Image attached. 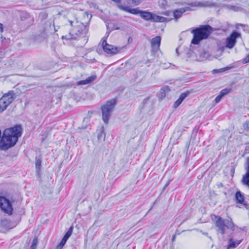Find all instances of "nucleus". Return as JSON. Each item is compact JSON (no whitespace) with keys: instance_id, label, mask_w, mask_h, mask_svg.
I'll use <instances>...</instances> for the list:
<instances>
[{"instance_id":"6e6552de","label":"nucleus","mask_w":249,"mask_h":249,"mask_svg":"<svg viewBox=\"0 0 249 249\" xmlns=\"http://www.w3.org/2000/svg\"><path fill=\"white\" fill-rule=\"evenodd\" d=\"M0 208L3 212L9 215L12 213V204L10 201L4 196H0Z\"/></svg>"},{"instance_id":"f8f14e48","label":"nucleus","mask_w":249,"mask_h":249,"mask_svg":"<svg viewBox=\"0 0 249 249\" xmlns=\"http://www.w3.org/2000/svg\"><path fill=\"white\" fill-rule=\"evenodd\" d=\"M160 41L161 37L160 36H156L152 39L151 45L153 50L157 51L159 49Z\"/></svg>"},{"instance_id":"f3484780","label":"nucleus","mask_w":249,"mask_h":249,"mask_svg":"<svg viewBox=\"0 0 249 249\" xmlns=\"http://www.w3.org/2000/svg\"><path fill=\"white\" fill-rule=\"evenodd\" d=\"M73 230V227L72 226H71L68 231L65 233L64 237H63L62 239L61 240L60 244H61L62 246H64L66 244L67 240L69 239V238L71 236V235L72 232Z\"/></svg>"},{"instance_id":"f03ea898","label":"nucleus","mask_w":249,"mask_h":249,"mask_svg":"<svg viewBox=\"0 0 249 249\" xmlns=\"http://www.w3.org/2000/svg\"><path fill=\"white\" fill-rule=\"evenodd\" d=\"M212 31V27L209 25H202L192 30L191 33L193 34L194 36L191 43L193 44H198L201 40L207 39Z\"/></svg>"},{"instance_id":"9d476101","label":"nucleus","mask_w":249,"mask_h":249,"mask_svg":"<svg viewBox=\"0 0 249 249\" xmlns=\"http://www.w3.org/2000/svg\"><path fill=\"white\" fill-rule=\"evenodd\" d=\"M247 165L246 172L242 176L241 183L249 188V157L247 159Z\"/></svg>"},{"instance_id":"f704fd0d","label":"nucleus","mask_w":249,"mask_h":249,"mask_svg":"<svg viewBox=\"0 0 249 249\" xmlns=\"http://www.w3.org/2000/svg\"><path fill=\"white\" fill-rule=\"evenodd\" d=\"M3 32V25L0 23V33H2Z\"/></svg>"},{"instance_id":"393cba45","label":"nucleus","mask_w":249,"mask_h":249,"mask_svg":"<svg viewBox=\"0 0 249 249\" xmlns=\"http://www.w3.org/2000/svg\"><path fill=\"white\" fill-rule=\"evenodd\" d=\"M165 89H167V88H162L160 90L159 97L160 99H162L166 96Z\"/></svg>"},{"instance_id":"0eeeda50","label":"nucleus","mask_w":249,"mask_h":249,"mask_svg":"<svg viewBox=\"0 0 249 249\" xmlns=\"http://www.w3.org/2000/svg\"><path fill=\"white\" fill-rule=\"evenodd\" d=\"M106 38L107 37H104L102 39V47L106 53L114 54L119 53L121 51L122 48L114 47L112 45L107 44Z\"/></svg>"},{"instance_id":"2eb2a0df","label":"nucleus","mask_w":249,"mask_h":249,"mask_svg":"<svg viewBox=\"0 0 249 249\" xmlns=\"http://www.w3.org/2000/svg\"><path fill=\"white\" fill-rule=\"evenodd\" d=\"M96 78V75H92L88 77L86 79L81 80L76 83L77 85H84L90 84L94 81Z\"/></svg>"},{"instance_id":"4be33fe9","label":"nucleus","mask_w":249,"mask_h":249,"mask_svg":"<svg viewBox=\"0 0 249 249\" xmlns=\"http://www.w3.org/2000/svg\"><path fill=\"white\" fill-rule=\"evenodd\" d=\"M241 240L239 241H233L232 238H230L229 240V244H228V248L229 249H234L238 245H239L241 242Z\"/></svg>"},{"instance_id":"79ce46f5","label":"nucleus","mask_w":249,"mask_h":249,"mask_svg":"<svg viewBox=\"0 0 249 249\" xmlns=\"http://www.w3.org/2000/svg\"><path fill=\"white\" fill-rule=\"evenodd\" d=\"M168 184H166V185H165V187H167V186H168Z\"/></svg>"},{"instance_id":"7c9ffc66","label":"nucleus","mask_w":249,"mask_h":249,"mask_svg":"<svg viewBox=\"0 0 249 249\" xmlns=\"http://www.w3.org/2000/svg\"><path fill=\"white\" fill-rule=\"evenodd\" d=\"M243 128L245 130H248L249 129V122L248 121H246L244 124H243Z\"/></svg>"},{"instance_id":"20e7f679","label":"nucleus","mask_w":249,"mask_h":249,"mask_svg":"<svg viewBox=\"0 0 249 249\" xmlns=\"http://www.w3.org/2000/svg\"><path fill=\"white\" fill-rule=\"evenodd\" d=\"M116 103L115 98L108 101L106 104L102 107V118L104 122L108 123L109 118L113 111Z\"/></svg>"},{"instance_id":"473e14b6","label":"nucleus","mask_w":249,"mask_h":249,"mask_svg":"<svg viewBox=\"0 0 249 249\" xmlns=\"http://www.w3.org/2000/svg\"><path fill=\"white\" fill-rule=\"evenodd\" d=\"M229 68L227 67V68H223V69H221L220 70H214L213 71H217V72H222V71H226L227 70H229Z\"/></svg>"},{"instance_id":"c9c22d12","label":"nucleus","mask_w":249,"mask_h":249,"mask_svg":"<svg viewBox=\"0 0 249 249\" xmlns=\"http://www.w3.org/2000/svg\"><path fill=\"white\" fill-rule=\"evenodd\" d=\"M63 246H62L60 243L57 246L56 249H61L63 248Z\"/></svg>"},{"instance_id":"a18cd8bd","label":"nucleus","mask_w":249,"mask_h":249,"mask_svg":"<svg viewBox=\"0 0 249 249\" xmlns=\"http://www.w3.org/2000/svg\"><path fill=\"white\" fill-rule=\"evenodd\" d=\"M247 249H249L248 248Z\"/></svg>"},{"instance_id":"423d86ee","label":"nucleus","mask_w":249,"mask_h":249,"mask_svg":"<svg viewBox=\"0 0 249 249\" xmlns=\"http://www.w3.org/2000/svg\"><path fill=\"white\" fill-rule=\"evenodd\" d=\"M15 98V94L12 90L4 94L0 99V112H2L11 104Z\"/></svg>"},{"instance_id":"c85d7f7f","label":"nucleus","mask_w":249,"mask_h":249,"mask_svg":"<svg viewBox=\"0 0 249 249\" xmlns=\"http://www.w3.org/2000/svg\"><path fill=\"white\" fill-rule=\"evenodd\" d=\"M129 1L128 3L129 4H132L135 6L139 5L141 3L140 0H129Z\"/></svg>"},{"instance_id":"dca6fc26","label":"nucleus","mask_w":249,"mask_h":249,"mask_svg":"<svg viewBox=\"0 0 249 249\" xmlns=\"http://www.w3.org/2000/svg\"><path fill=\"white\" fill-rule=\"evenodd\" d=\"M73 230V227L72 226H71L68 231L65 233L64 237H63L62 239L61 240L60 244H61L62 246H64L66 244L67 240L69 239V238L71 236V235L72 232Z\"/></svg>"},{"instance_id":"c03bdc74","label":"nucleus","mask_w":249,"mask_h":249,"mask_svg":"<svg viewBox=\"0 0 249 249\" xmlns=\"http://www.w3.org/2000/svg\"><path fill=\"white\" fill-rule=\"evenodd\" d=\"M227 249H230L228 248V246H227Z\"/></svg>"},{"instance_id":"cd10ccee","label":"nucleus","mask_w":249,"mask_h":249,"mask_svg":"<svg viewBox=\"0 0 249 249\" xmlns=\"http://www.w3.org/2000/svg\"><path fill=\"white\" fill-rule=\"evenodd\" d=\"M41 160L39 159L36 158V169L37 170L39 171L40 170V167H41Z\"/></svg>"},{"instance_id":"412c9836","label":"nucleus","mask_w":249,"mask_h":249,"mask_svg":"<svg viewBox=\"0 0 249 249\" xmlns=\"http://www.w3.org/2000/svg\"><path fill=\"white\" fill-rule=\"evenodd\" d=\"M191 6H200V7H208L211 5V4L209 1H206L204 2H201L199 1H196L194 2H191L189 4Z\"/></svg>"},{"instance_id":"4c0bfd02","label":"nucleus","mask_w":249,"mask_h":249,"mask_svg":"<svg viewBox=\"0 0 249 249\" xmlns=\"http://www.w3.org/2000/svg\"><path fill=\"white\" fill-rule=\"evenodd\" d=\"M246 60L247 62H249V54L247 56Z\"/></svg>"},{"instance_id":"2f4dec72","label":"nucleus","mask_w":249,"mask_h":249,"mask_svg":"<svg viewBox=\"0 0 249 249\" xmlns=\"http://www.w3.org/2000/svg\"><path fill=\"white\" fill-rule=\"evenodd\" d=\"M102 137H104V138H105V134L104 133L103 129H102L100 133L98 135V140H100L102 138Z\"/></svg>"},{"instance_id":"b1692460","label":"nucleus","mask_w":249,"mask_h":249,"mask_svg":"<svg viewBox=\"0 0 249 249\" xmlns=\"http://www.w3.org/2000/svg\"><path fill=\"white\" fill-rule=\"evenodd\" d=\"M231 89H227V88H226V89H222L220 92V94L222 96V97H224V96L228 94L229 93L231 92Z\"/></svg>"},{"instance_id":"a878e982","label":"nucleus","mask_w":249,"mask_h":249,"mask_svg":"<svg viewBox=\"0 0 249 249\" xmlns=\"http://www.w3.org/2000/svg\"><path fill=\"white\" fill-rule=\"evenodd\" d=\"M38 241L36 238H35L32 243V245L30 247V249H36L37 247Z\"/></svg>"},{"instance_id":"c756f323","label":"nucleus","mask_w":249,"mask_h":249,"mask_svg":"<svg viewBox=\"0 0 249 249\" xmlns=\"http://www.w3.org/2000/svg\"><path fill=\"white\" fill-rule=\"evenodd\" d=\"M222 97H223L220 94L217 96H216L214 100L215 104L218 103L220 101Z\"/></svg>"},{"instance_id":"7ed1b4c3","label":"nucleus","mask_w":249,"mask_h":249,"mask_svg":"<svg viewBox=\"0 0 249 249\" xmlns=\"http://www.w3.org/2000/svg\"><path fill=\"white\" fill-rule=\"evenodd\" d=\"M215 224L218 228L217 231L222 234L225 233V228L230 229L232 231L235 230V225L232 222L231 218L230 219H223L219 216H214Z\"/></svg>"},{"instance_id":"f257e3e1","label":"nucleus","mask_w":249,"mask_h":249,"mask_svg":"<svg viewBox=\"0 0 249 249\" xmlns=\"http://www.w3.org/2000/svg\"><path fill=\"white\" fill-rule=\"evenodd\" d=\"M22 130L20 125L5 129L0 140V150H6L14 146L21 136Z\"/></svg>"},{"instance_id":"ddd939ff","label":"nucleus","mask_w":249,"mask_h":249,"mask_svg":"<svg viewBox=\"0 0 249 249\" xmlns=\"http://www.w3.org/2000/svg\"><path fill=\"white\" fill-rule=\"evenodd\" d=\"M235 197L237 203L243 204L247 208L248 204L244 202V196L240 191L236 192Z\"/></svg>"},{"instance_id":"9b49d317","label":"nucleus","mask_w":249,"mask_h":249,"mask_svg":"<svg viewBox=\"0 0 249 249\" xmlns=\"http://www.w3.org/2000/svg\"><path fill=\"white\" fill-rule=\"evenodd\" d=\"M118 7L120 9L123 10L125 12H127L129 13L134 15L140 14L142 11L140 10L138 8H129L128 7L124 6L123 5H118Z\"/></svg>"},{"instance_id":"72a5a7b5","label":"nucleus","mask_w":249,"mask_h":249,"mask_svg":"<svg viewBox=\"0 0 249 249\" xmlns=\"http://www.w3.org/2000/svg\"><path fill=\"white\" fill-rule=\"evenodd\" d=\"M200 232H201L202 234H203L205 236H207L208 237H209L211 240H212V237L211 236H209L208 235V233L207 232H203L202 231H200Z\"/></svg>"},{"instance_id":"aec40b11","label":"nucleus","mask_w":249,"mask_h":249,"mask_svg":"<svg viewBox=\"0 0 249 249\" xmlns=\"http://www.w3.org/2000/svg\"><path fill=\"white\" fill-rule=\"evenodd\" d=\"M152 13L146 11H142L140 16L143 19L151 21Z\"/></svg>"},{"instance_id":"e433bc0d","label":"nucleus","mask_w":249,"mask_h":249,"mask_svg":"<svg viewBox=\"0 0 249 249\" xmlns=\"http://www.w3.org/2000/svg\"><path fill=\"white\" fill-rule=\"evenodd\" d=\"M120 29V28L117 27H113L111 29L112 30H119Z\"/></svg>"},{"instance_id":"5701e85b","label":"nucleus","mask_w":249,"mask_h":249,"mask_svg":"<svg viewBox=\"0 0 249 249\" xmlns=\"http://www.w3.org/2000/svg\"><path fill=\"white\" fill-rule=\"evenodd\" d=\"M156 3H157L161 8H165L167 5V1L166 0H157Z\"/></svg>"},{"instance_id":"58836bf2","label":"nucleus","mask_w":249,"mask_h":249,"mask_svg":"<svg viewBox=\"0 0 249 249\" xmlns=\"http://www.w3.org/2000/svg\"><path fill=\"white\" fill-rule=\"evenodd\" d=\"M176 239V235H174L172 237V242H174Z\"/></svg>"},{"instance_id":"39448f33","label":"nucleus","mask_w":249,"mask_h":249,"mask_svg":"<svg viewBox=\"0 0 249 249\" xmlns=\"http://www.w3.org/2000/svg\"><path fill=\"white\" fill-rule=\"evenodd\" d=\"M71 26L72 27V32L78 36L83 35V37H85V40L86 42L88 39L86 38V35L88 32V28L85 26L83 23H79L77 21L75 23L76 25H73V21L69 20Z\"/></svg>"},{"instance_id":"a211bd4d","label":"nucleus","mask_w":249,"mask_h":249,"mask_svg":"<svg viewBox=\"0 0 249 249\" xmlns=\"http://www.w3.org/2000/svg\"><path fill=\"white\" fill-rule=\"evenodd\" d=\"M167 18L158 16L154 13H152V18H151V21L156 22H163L166 21Z\"/></svg>"},{"instance_id":"a19ab883","label":"nucleus","mask_w":249,"mask_h":249,"mask_svg":"<svg viewBox=\"0 0 249 249\" xmlns=\"http://www.w3.org/2000/svg\"><path fill=\"white\" fill-rule=\"evenodd\" d=\"M1 39H2V40H3V39H5V37H1Z\"/></svg>"},{"instance_id":"6ab92c4d","label":"nucleus","mask_w":249,"mask_h":249,"mask_svg":"<svg viewBox=\"0 0 249 249\" xmlns=\"http://www.w3.org/2000/svg\"><path fill=\"white\" fill-rule=\"evenodd\" d=\"M186 11V9L184 8H181L178 9L174 11L173 14L176 21H178V19L179 18L182 14Z\"/></svg>"},{"instance_id":"bb28decb","label":"nucleus","mask_w":249,"mask_h":249,"mask_svg":"<svg viewBox=\"0 0 249 249\" xmlns=\"http://www.w3.org/2000/svg\"><path fill=\"white\" fill-rule=\"evenodd\" d=\"M9 224L8 221L6 219H3L0 220V225L1 226L3 227H8Z\"/></svg>"},{"instance_id":"4468645a","label":"nucleus","mask_w":249,"mask_h":249,"mask_svg":"<svg viewBox=\"0 0 249 249\" xmlns=\"http://www.w3.org/2000/svg\"><path fill=\"white\" fill-rule=\"evenodd\" d=\"M189 94L190 92L189 91H186V92L181 93L179 98L175 102L174 107L175 108L178 107Z\"/></svg>"},{"instance_id":"37998d69","label":"nucleus","mask_w":249,"mask_h":249,"mask_svg":"<svg viewBox=\"0 0 249 249\" xmlns=\"http://www.w3.org/2000/svg\"><path fill=\"white\" fill-rule=\"evenodd\" d=\"M196 231H199V230H197V229H196Z\"/></svg>"},{"instance_id":"1a4fd4ad","label":"nucleus","mask_w":249,"mask_h":249,"mask_svg":"<svg viewBox=\"0 0 249 249\" xmlns=\"http://www.w3.org/2000/svg\"><path fill=\"white\" fill-rule=\"evenodd\" d=\"M240 34L237 32H233L229 37L227 38L226 47L229 49H232L234 46L236 42V38Z\"/></svg>"},{"instance_id":"ea45409f","label":"nucleus","mask_w":249,"mask_h":249,"mask_svg":"<svg viewBox=\"0 0 249 249\" xmlns=\"http://www.w3.org/2000/svg\"><path fill=\"white\" fill-rule=\"evenodd\" d=\"M1 137V130H0V138Z\"/></svg>"}]
</instances>
